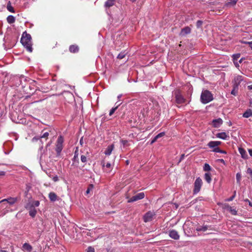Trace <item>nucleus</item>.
I'll return each instance as SVG.
<instances>
[{
    "label": "nucleus",
    "instance_id": "nucleus-1",
    "mask_svg": "<svg viewBox=\"0 0 252 252\" xmlns=\"http://www.w3.org/2000/svg\"><path fill=\"white\" fill-rule=\"evenodd\" d=\"M21 42L28 51L30 52L32 51V37L31 35L27 33L26 32H23L21 39Z\"/></svg>",
    "mask_w": 252,
    "mask_h": 252
},
{
    "label": "nucleus",
    "instance_id": "nucleus-2",
    "mask_svg": "<svg viewBox=\"0 0 252 252\" xmlns=\"http://www.w3.org/2000/svg\"><path fill=\"white\" fill-rule=\"evenodd\" d=\"M213 100L212 94L206 90L202 92L200 95V101L203 104H207Z\"/></svg>",
    "mask_w": 252,
    "mask_h": 252
},
{
    "label": "nucleus",
    "instance_id": "nucleus-3",
    "mask_svg": "<svg viewBox=\"0 0 252 252\" xmlns=\"http://www.w3.org/2000/svg\"><path fill=\"white\" fill-rule=\"evenodd\" d=\"M63 137L60 135L58 137L56 144V152L58 156L61 155V152L63 149Z\"/></svg>",
    "mask_w": 252,
    "mask_h": 252
},
{
    "label": "nucleus",
    "instance_id": "nucleus-4",
    "mask_svg": "<svg viewBox=\"0 0 252 252\" xmlns=\"http://www.w3.org/2000/svg\"><path fill=\"white\" fill-rule=\"evenodd\" d=\"M155 216L156 213L154 211H149L143 216V220L145 222L151 221L154 220Z\"/></svg>",
    "mask_w": 252,
    "mask_h": 252
},
{
    "label": "nucleus",
    "instance_id": "nucleus-5",
    "mask_svg": "<svg viewBox=\"0 0 252 252\" xmlns=\"http://www.w3.org/2000/svg\"><path fill=\"white\" fill-rule=\"evenodd\" d=\"M202 185V181L200 177H198L195 181L194 183V189H193V193L196 194L199 192L200 190V189Z\"/></svg>",
    "mask_w": 252,
    "mask_h": 252
},
{
    "label": "nucleus",
    "instance_id": "nucleus-6",
    "mask_svg": "<svg viewBox=\"0 0 252 252\" xmlns=\"http://www.w3.org/2000/svg\"><path fill=\"white\" fill-rule=\"evenodd\" d=\"M145 197V194L144 192H140L136 194L135 195L133 196L132 197L130 198L128 201L127 202L128 203H131L134 201H136L137 200L142 199L144 198Z\"/></svg>",
    "mask_w": 252,
    "mask_h": 252
},
{
    "label": "nucleus",
    "instance_id": "nucleus-7",
    "mask_svg": "<svg viewBox=\"0 0 252 252\" xmlns=\"http://www.w3.org/2000/svg\"><path fill=\"white\" fill-rule=\"evenodd\" d=\"M72 165H74L76 166H78L79 164V148L78 147H76L74 153V157L72 159Z\"/></svg>",
    "mask_w": 252,
    "mask_h": 252
},
{
    "label": "nucleus",
    "instance_id": "nucleus-8",
    "mask_svg": "<svg viewBox=\"0 0 252 252\" xmlns=\"http://www.w3.org/2000/svg\"><path fill=\"white\" fill-rule=\"evenodd\" d=\"M176 102L178 104H182L185 102L186 99L179 92L175 93Z\"/></svg>",
    "mask_w": 252,
    "mask_h": 252
},
{
    "label": "nucleus",
    "instance_id": "nucleus-9",
    "mask_svg": "<svg viewBox=\"0 0 252 252\" xmlns=\"http://www.w3.org/2000/svg\"><path fill=\"white\" fill-rule=\"evenodd\" d=\"M169 235L171 238L174 240H178L180 238V236L178 232L175 230H171L169 231Z\"/></svg>",
    "mask_w": 252,
    "mask_h": 252
},
{
    "label": "nucleus",
    "instance_id": "nucleus-10",
    "mask_svg": "<svg viewBox=\"0 0 252 252\" xmlns=\"http://www.w3.org/2000/svg\"><path fill=\"white\" fill-rule=\"evenodd\" d=\"M221 142L219 141H210L207 145L210 148L215 149L217 147H218L220 145Z\"/></svg>",
    "mask_w": 252,
    "mask_h": 252
},
{
    "label": "nucleus",
    "instance_id": "nucleus-11",
    "mask_svg": "<svg viewBox=\"0 0 252 252\" xmlns=\"http://www.w3.org/2000/svg\"><path fill=\"white\" fill-rule=\"evenodd\" d=\"M243 80V77L241 75H237L234 77L233 81V85L239 86Z\"/></svg>",
    "mask_w": 252,
    "mask_h": 252
},
{
    "label": "nucleus",
    "instance_id": "nucleus-12",
    "mask_svg": "<svg viewBox=\"0 0 252 252\" xmlns=\"http://www.w3.org/2000/svg\"><path fill=\"white\" fill-rule=\"evenodd\" d=\"M216 137L222 140H228L229 138V136L224 132L217 133Z\"/></svg>",
    "mask_w": 252,
    "mask_h": 252
},
{
    "label": "nucleus",
    "instance_id": "nucleus-13",
    "mask_svg": "<svg viewBox=\"0 0 252 252\" xmlns=\"http://www.w3.org/2000/svg\"><path fill=\"white\" fill-rule=\"evenodd\" d=\"M101 165L104 168V169L107 172H110L112 168V165L109 162H107L105 164L104 161H102L101 162Z\"/></svg>",
    "mask_w": 252,
    "mask_h": 252
},
{
    "label": "nucleus",
    "instance_id": "nucleus-14",
    "mask_svg": "<svg viewBox=\"0 0 252 252\" xmlns=\"http://www.w3.org/2000/svg\"><path fill=\"white\" fill-rule=\"evenodd\" d=\"M223 121L221 118L213 120L212 124L215 127H219L222 124Z\"/></svg>",
    "mask_w": 252,
    "mask_h": 252
},
{
    "label": "nucleus",
    "instance_id": "nucleus-15",
    "mask_svg": "<svg viewBox=\"0 0 252 252\" xmlns=\"http://www.w3.org/2000/svg\"><path fill=\"white\" fill-rule=\"evenodd\" d=\"M190 32V28L189 27H186L181 30V31L180 33V35L185 36L187 34H189Z\"/></svg>",
    "mask_w": 252,
    "mask_h": 252
},
{
    "label": "nucleus",
    "instance_id": "nucleus-16",
    "mask_svg": "<svg viewBox=\"0 0 252 252\" xmlns=\"http://www.w3.org/2000/svg\"><path fill=\"white\" fill-rule=\"evenodd\" d=\"M224 208L227 210L229 211V212L233 215H237V211L235 209H233L232 207L230 206L228 204L225 205Z\"/></svg>",
    "mask_w": 252,
    "mask_h": 252
},
{
    "label": "nucleus",
    "instance_id": "nucleus-17",
    "mask_svg": "<svg viewBox=\"0 0 252 252\" xmlns=\"http://www.w3.org/2000/svg\"><path fill=\"white\" fill-rule=\"evenodd\" d=\"M239 153L241 155V157L244 159H247L248 157L246 150L241 147H239L238 149Z\"/></svg>",
    "mask_w": 252,
    "mask_h": 252
},
{
    "label": "nucleus",
    "instance_id": "nucleus-18",
    "mask_svg": "<svg viewBox=\"0 0 252 252\" xmlns=\"http://www.w3.org/2000/svg\"><path fill=\"white\" fill-rule=\"evenodd\" d=\"M69 50L72 53H77L79 51V47L76 45H71L69 46Z\"/></svg>",
    "mask_w": 252,
    "mask_h": 252
},
{
    "label": "nucleus",
    "instance_id": "nucleus-19",
    "mask_svg": "<svg viewBox=\"0 0 252 252\" xmlns=\"http://www.w3.org/2000/svg\"><path fill=\"white\" fill-rule=\"evenodd\" d=\"M114 148V146L113 144H111L110 145H109L107 148H106V150L104 152V154L106 155H110L112 151L113 150Z\"/></svg>",
    "mask_w": 252,
    "mask_h": 252
},
{
    "label": "nucleus",
    "instance_id": "nucleus-20",
    "mask_svg": "<svg viewBox=\"0 0 252 252\" xmlns=\"http://www.w3.org/2000/svg\"><path fill=\"white\" fill-rule=\"evenodd\" d=\"M116 0H107L104 4V6L106 8H110L113 6L115 3Z\"/></svg>",
    "mask_w": 252,
    "mask_h": 252
},
{
    "label": "nucleus",
    "instance_id": "nucleus-21",
    "mask_svg": "<svg viewBox=\"0 0 252 252\" xmlns=\"http://www.w3.org/2000/svg\"><path fill=\"white\" fill-rule=\"evenodd\" d=\"M49 198L51 201L54 202L57 200L58 196L54 192H51L49 194Z\"/></svg>",
    "mask_w": 252,
    "mask_h": 252
},
{
    "label": "nucleus",
    "instance_id": "nucleus-22",
    "mask_svg": "<svg viewBox=\"0 0 252 252\" xmlns=\"http://www.w3.org/2000/svg\"><path fill=\"white\" fill-rule=\"evenodd\" d=\"M243 117L246 118H248L252 117V110L251 109H247L243 114Z\"/></svg>",
    "mask_w": 252,
    "mask_h": 252
},
{
    "label": "nucleus",
    "instance_id": "nucleus-23",
    "mask_svg": "<svg viewBox=\"0 0 252 252\" xmlns=\"http://www.w3.org/2000/svg\"><path fill=\"white\" fill-rule=\"evenodd\" d=\"M204 179L208 183L210 184L212 181L211 174L210 172L205 173Z\"/></svg>",
    "mask_w": 252,
    "mask_h": 252
},
{
    "label": "nucleus",
    "instance_id": "nucleus-24",
    "mask_svg": "<svg viewBox=\"0 0 252 252\" xmlns=\"http://www.w3.org/2000/svg\"><path fill=\"white\" fill-rule=\"evenodd\" d=\"M122 102H120V103H118V102H117L115 103V104H117V106H115V107L112 108L110 110V112H109V116H111V115H112L114 114V113L115 112V111L118 109V107H119L120 105H121V104H122Z\"/></svg>",
    "mask_w": 252,
    "mask_h": 252
},
{
    "label": "nucleus",
    "instance_id": "nucleus-25",
    "mask_svg": "<svg viewBox=\"0 0 252 252\" xmlns=\"http://www.w3.org/2000/svg\"><path fill=\"white\" fill-rule=\"evenodd\" d=\"M17 198H9L8 199H3L2 200V201H6L9 204L12 205L14 204L17 201Z\"/></svg>",
    "mask_w": 252,
    "mask_h": 252
},
{
    "label": "nucleus",
    "instance_id": "nucleus-26",
    "mask_svg": "<svg viewBox=\"0 0 252 252\" xmlns=\"http://www.w3.org/2000/svg\"><path fill=\"white\" fill-rule=\"evenodd\" d=\"M23 248L28 252H31L32 249V246L29 243H25L23 245Z\"/></svg>",
    "mask_w": 252,
    "mask_h": 252
},
{
    "label": "nucleus",
    "instance_id": "nucleus-27",
    "mask_svg": "<svg viewBox=\"0 0 252 252\" xmlns=\"http://www.w3.org/2000/svg\"><path fill=\"white\" fill-rule=\"evenodd\" d=\"M6 19L7 22L10 24L14 23L15 21V18L12 15H9Z\"/></svg>",
    "mask_w": 252,
    "mask_h": 252
},
{
    "label": "nucleus",
    "instance_id": "nucleus-28",
    "mask_svg": "<svg viewBox=\"0 0 252 252\" xmlns=\"http://www.w3.org/2000/svg\"><path fill=\"white\" fill-rule=\"evenodd\" d=\"M208 229V226L204 225V226H199L196 227V230L197 231H203L205 232Z\"/></svg>",
    "mask_w": 252,
    "mask_h": 252
},
{
    "label": "nucleus",
    "instance_id": "nucleus-29",
    "mask_svg": "<svg viewBox=\"0 0 252 252\" xmlns=\"http://www.w3.org/2000/svg\"><path fill=\"white\" fill-rule=\"evenodd\" d=\"M239 86L233 85V88L231 92V94L235 96L237 94Z\"/></svg>",
    "mask_w": 252,
    "mask_h": 252
},
{
    "label": "nucleus",
    "instance_id": "nucleus-30",
    "mask_svg": "<svg viewBox=\"0 0 252 252\" xmlns=\"http://www.w3.org/2000/svg\"><path fill=\"white\" fill-rule=\"evenodd\" d=\"M36 214H37V211L34 208L29 210V215L31 217H32V218L35 217Z\"/></svg>",
    "mask_w": 252,
    "mask_h": 252
},
{
    "label": "nucleus",
    "instance_id": "nucleus-31",
    "mask_svg": "<svg viewBox=\"0 0 252 252\" xmlns=\"http://www.w3.org/2000/svg\"><path fill=\"white\" fill-rule=\"evenodd\" d=\"M237 2V0H229V1L225 3V5L227 6H231L235 5Z\"/></svg>",
    "mask_w": 252,
    "mask_h": 252
},
{
    "label": "nucleus",
    "instance_id": "nucleus-32",
    "mask_svg": "<svg viewBox=\"0 0 252 252\" xmlns=\"http://www.w3.org/2000/svg\"><path fill=\"white\" fill-rule=\"evenodd\" d=\"M7 10L12 13H14V10L13 7L12 6L11 2L10 1H8L7 5Z\"/></svg>",
    "mask_w": 252,
    "mask_h": 252
},
{
    "label": "nucleus",
    "instance_id": "nucleus-33",
    "mask_svg": "<svg viewBox=\"0 0 252 252\" xmlns=\"http://www.w3.org/2000/svg\"><path fill=\"white\" fill-rule=\"evenodd\" d=\"M203 170L205 171H209L211 170V167L208 163H205L203 166Z\"/></svg>",
    "mask_w": 252,
    "mask_h": 252
},
{
    "label": "nucleus",
    "instance_id": "nucleus-34",
    "mask_svg": "<svg viewBox=\"0 0 252 252\" xmlns=\"http://www.w3.org/2000/svg\"><path fill=\"white\" fill-rule=\"evenodd\" d=\"M25 207L27 210H30L33 208V204L32 203L29 202L25 205Z\"/></svg>",
    "mask_w": 252,
    "mask_h": 252
},
{
    "label": "nucleus",
    "instance_id": "nucleus-35",
    "mask_svg": "<svg viewBox=\"0 0 252 252\" xmlns=\"http://www.w3.org/2000/svg\"><path fill=\"white\" fill-rule=\"evenodd\" d=\"M80 158L81 162L86 164V162H87V157L85 155H82L81 156Z\"/></svg>",
    "mask_w": 252,
    "mask_h": 252
},
{
    "label": "nucleus",
    "instance_id": "nucleus-36",
    "mask_svg": "<svg viewBox=\"0 0 252 252\" xmlns=\"http://www.w3.org/2000/svg\"><path fill=\"white\" fill-rule=\"evenodd\" d=\"M236 178L237 183L239 184H240V181L241 179V174L240 173H237L236 175Z\"/></svg>",
    "mask_w": 252,
    "mask_h": 252
},
{
    "label": "nucleus",
    "instance_id": "nucleus-37",
    "mask_svg": "<svg viewBox=\"0 0 252 252\" xmlns=\"http://www.w3.org/2000/svg\"><path fill=\"white\" fill-rule=\"evenodd\" d=\"M126 55V53H125V52H122L119 54V55L117 56V58L119 59H122L124 58H125Z\"/></svg>",
    "mask_w": 252,
    "mask_h": 252
},
{
    "label": "nucleus",
    "instance_id": "nucleus-38",
    "mask_svg": "<svg viewBox=\"0 0 252 252\" xmlns=\"http://www.w3.org/2000/svg\"><path fill=\"white\" fill-rule=\"evenodd\" d=\"M236 194V191H234L233 195L232 196H231L230 198L225 199V201H228V202L232 201L234 199V198H235Z\"/></svg>",
    "mask_w": 252,
    "mask_h": 252
},
{
    "label": "nucleus",
    "instance_id": "nucleus-39",
    "mask_svg": "<svg viewBox=\"0 0 252 252\" xmlns=\"http://www.w3.org/2000/svg\"><path fill=\"white\" fill-rule=\"evenodd\" d=\"M240 54H234L232 56L233 61H237L238 59L240 58Z\"/></svg>",
    "mask_w": 252,
    "mask_h": 252
},
{
    "label": "nucleus",
    "instance_id": "nucleus-40",
    "mask_svg": "<svg viewBox=\"0 0 252 252\" xmlns=\"http://www.w3.org/2000/svg\"><path fill=\"white\" fill-rule=\"evenodd\" d=\"M43 145H42L39 149V151H40V160H41V158H42V156L43 155V153H44V152H42L43 151Z\"/></svg>",
    "mask_w": 252,
    "mask_h": 252
},
{
    "label": "nucleus",
    "instance_id": "nucleus-41",
    "mask_svg": "<svg viewBox=\"0 0 252 252\" xmlns=\"http://www.w3.org/2000/svg\"><path fill=\"white\" fill-rule=\"evenodd\" d=\"M203 24V22L201 20H198L196 22V27L197 28H200Z\"/></svg>",
    "mask_w": 252,
    "mask_h": 252
},
{
    "label": "nucleus",
    "instance_id": "nucleus-42",
    "mask_svg": "<svg viewBox=\"0 0 252 252\" xmlns=\"http://www.w3.org/2000/svg\"><path fill=\"white\" fill-rule=\"evenodd\" d=\"M49 136V133L48 132H44L42 135H41V138H45L46 140L48 138V136Z\"/></svg>",
    "mask_w": 252,
    "mask_h": 252
},
{
    "label": "nucleus",
    "instance_id": "nucleus-43",
    "mask_svg": "<svg viewBox=\"0 0 252 252\" xmlns=\"http://www.w3.org/2000/svg\"><path fill=\"white\" fill-rule=\"evenodd\" d=\"M41 139V136H34V137L32 139V142L37 141V140H40Z\"/></svg>",
    "mask_w": 252,
    "mask_h": 252
},
{
    "label": "nucleus",
    "instance_id": "nucleus-44",
    "mask_svg": "<svg viewBox=\"0 0 252 252\" xmlns=\"http://www.w3.org/2000/svg\"><path fill=\"white\" fill-rule=\"evenodd\" d=\"M32 204H33V208H34L35 207H38L40 204V202L39 201L36 200V201H34L32 203Z\"/></svg>",
    "mask_w": 252,
    "mask_h": 252
},
{
    "label": "nucleus",
    "instance_id": "nucleus-45",
    "mask_svg": "<svg viewBox=\"0 0 252 252\" xmlns=\"http://www.w3.org/2000/svg\"><path fill=\"white\" fill-rule=\"evenodd\" d=\"M164 135H165V132H160L159 133H158L156 136V138H157L158 139L159 138H160V137L163 136Z\"/></svg>",
    "mask_w": 252,
    "mask_h": 252
},
{
    "label": "nucleus",
    "instance_id": "nucleus-46",
    "mask_svg": "<svg viewBox=\"0 0 252 252\" xmlns=\"http://www.w3.org/2000/svg\"><path fill=\"white\" fill-rule=\"evenodd\" d=\"M93 185L92 184L90 185L86 190V194H88L90 192V190L93 189Z\"/></svg>",
    "mask_w": 252,
    "mask_h": 252
},
{
    "label": "nucleus",
    "instance_id": "nucleus-47",
    "mask_svg": "<svg viewBox=\"0 0 252 252\" xmlns=\"http://www.w3.org/2000/svg\"><path fill=\"white\" fill-rule=\"evenodd\" d=\"M86 252H94V249L92 247H89L86 250Z\"/></svg>",
    "mask_w": 252,
    "mask_h": 252
},
{
    "label": "nucleus",
    "instance_id": "nucleus-48",
    "mask_svg": "<svg viewBox=\"0 0 252 252\" xmlns=\"http://www.w3.org/2000/svg\"><path fill=\"white\" fill-rule=\"evenodd\" d=\"M247 173L250 174L251 178L252 180V169L251 168H248L247 169Z\"/></svg>",
    "mask_w": 252,
    "mask_h": 252
},
{
    "label": "nucleus",
    "instance_id": "nucleus-49",
    "mask_svg": "<svg viewBox=\"0 0 252 252\" xmlns=\"http://www.w3.org/2000/svg\"><path fill=\"white\" fill-rule=\"evenodd\" d=\"M217 161L220 162V163L223 164L224 165H225V162L223 159H222V158L218 159L217 160Z\"/></svg>",
    "mask_w": 252,
    "mask_h": 252
},
{
    "label": "nucleus",
    "instance_id": "nucleus-50",
    "mask_svg": "<svg viewBox=\"0 0 252 252\" xmlns=\"http://www.w3.org/2000/svg\"><path fill=\"white\" fill-rule=\"evenodd\" d=\"M220 150V149L218 147H217L216 148H215V149H214L213 150V152H215V153H219Z\"/></svg>",
    "mask_w": 252,
    "mask_h": 252
},
{
    "label": "nucleus",
    "instance_id": "nucleus-51",
    "mask_svg": "<svg viewBox=\"0 0 252 252\" xmlns=\"http://www.w3.org/2000/svg\"><path fill=\"white\" fill-rule=\"evenodd\" d=\"M121 143L124 146H125L127 144V141L126 140H122Z\"/></svg>",
    "mask_w": 252,
    "mask_h": 252
},
{
    "label": "nucleus",
    "instance_id": "nucleus-52",
    "mask_svg": "<svg viewBox=\"0 0 252 252\" xmlns=\"http://www.w3.org/2000/svg\"><path fill=\"white\" fill-rule=\"evenodd\" d=\"M53 180L54 182H57L59 180V178L57 176H55L53 178Z\"/></svg>",
    "mask_w": 252,
    "mask_h": 252
},
{
    "label": "nucleus",
    "instance_id": "nucleus-53",
    "mask_svg": "<svg viewBox=\"0 0 252 252\" xmlns=\"http://www.w3.org/2000/svg\"><path fill=\"white\" fill-rule=\"evenodd\" d=\"M157 139H158V138H156V136H155V137L153 138V139L152 140V141H151V144H153V143H155V142L157 140Z\"/></svg>",
    "mask_w": 252,
    "mask_h": 252
},
{
    "label": "nucleus",
    "instance_id": "nucleus-54",
    "mask_svg": "<svg viewBox=\"0 0 252 252\" xmlns=\"http://www.w3.org/2000/svg\"><path fill=\"white\" fill-rule=\"evenodd\" d=\"M220 153H221V154H226V152L225 151H224V150H220Z\"/></svg>",
    "mask_w": 252,
    "mask_h": 252
},
{
    "label": "nucleus",
    "instance_id": "nucleus-55",
    "mask_svg": "<svg viewBox=\"0 0 252 252\" xmlns=\"http://www.w3.org/2000/svg\"><path fill=\"white\" fill-rule=\"evenodd\" d=\"M233 62L236 67L239 66V63L237 62V61H233Z\"/></svg>",
    "mask_w": 252,
    "mask_h": 252
},
{
    "label": "nucleus",
    "instance_id": "nucleus-56",
    "mask_svg": "<svg viewBox=\"0 0 252 252\" xmlns=\"http://www.w3.org/2000/svg\"><path fill=\"white\" fill-rule=\"evenodd\" d=\"M122 95H123V94H119V95H118V96H117V98H118V99L119 100V101H120V98L122 97Z\"/></svg>",
    "mask_w": 252,
    "mask_h": 252
},
{
    "label": "nucleus",
    "instance_id": "nucleus-57",
    "mask_svg": "<svg viewBox=\"0 0 252 252\" xmlns=\"http://www.w3.org/2000/svg\"><path fill=\"white\" fill-rule=\"evenodd\" d=\"M245 201L246 202H248L249 205L251 206H252V204L251 203V202L249 201V200L248 199H246Z\"/></svg>",
    "mask_w": 252,
    "mask_h": 252
},
{
    "label": "nucleus",
    "instance_id": "nucleus-58",
    "mask_svg": "<svg viewBox=\"0 0 252 252\" xmlns=\"http://www.w3.org/2000/svg\"><path fill=\"white\" fill-rule=\"evenodd\" d=\"M246 43L249 44L250 47L252 49V41L251 42H247Z\"/></svg>",
    "mask_w": 252,
    "mask_h": 252
},
{
    "label": "nucleus",
    "instance_id": "nucleus-59",
    "mask_svg": "<svg viewBox=\"0 0 252 252\" xmlns=\"http://www.w3.org/2000/svg\"><path fill=\"white\" fill-rule=\"evenodd\" d=\"M248 151L250 155L252 157V149H249Z\"/></svg>",
    "mask_w": 252,
    "mask_h": 252
},
{
    "label": "nucleus",
    "instance_id": "nucleus-60",
    "mask_svg": "<svg viewBox=\"0 0 252 252\" xmlns=\"http://www.w3.org/2000/svg\"><path fill=\"white\" fill-rule=\"evenodd\" d=\"M5 172L4 171H0V175L3 176L5 175Z\"/></svg>",
    "mask_w": 252,
    "mask_h": 252
},
{
    "label": "nucleus",
    "instance_id": "nucleus-61",
    "mask_svg": "<svg viewBox=\"0 0 252 252\" xmlns=\"http://www.w3.org/2000/svg\"><path fill=\"white\" fill-rule=\"evenodd\" d=\"M248 88L249 90H252V85H249L248 86Z\"/></svg>",
    "mask_w": 252,
    "mask_h": 252
},
{
    "label": "nucleus",
    "instance_id": "nucleus-62",
    "mask_svg": "<svg viewBox=\"0 0 252 252\" xmlns=\"http://www.w3.org/2000/svg\"><path fill=\"white\" fill-rule=\"evenodd\" d=\"M184 158V154L181 155L180 161L182 160Z\"/></svg>",
    "mask_w": 252,
    "mask_h": 252
},
{
    "label": "nucleus",
    "instance_id": "nucleus-63",
    "mask_svg": "<svg viewBox=\"0 0 252 252\" xmlns=\"http://www.w3.org/2000/svg\"><path fill=\"white\" fill-rule=\"evenodd\" d=\"M243 61V58H241L239 61V63H242V62Z\"/></svg>",
    "mask_w": 252,
    "mask_h": 252
},
{
    "label": "nucleus",
    "instance_id": "nucleus-64",
    "mask_svg": "<svg viewBox=\"0 0 252 252\" xmlns=\"http://www.w3.org/2000/svg\"><path fill=\"white\" fill-rule=\"evenodd\" d=\"M129 160H127L126 161V164L127 165H128V164H129Z\"/></svg>",
    "mask_w": 252,
    "mask_h": 252
}]
</instances>
